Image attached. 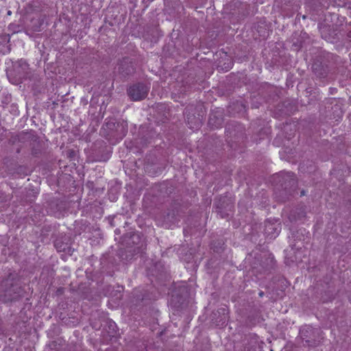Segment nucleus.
Segmentation results:
<instances>
[{
    "mask_svg": "<svg viewBox=\"0 0 351 351\" xmlns=\"http://www.w3.org/2000/svg\"><path fill=\"white\" fill-rule=\"evenodd\" d=\"M285 174H287V176L289 178H292L294 176V173H292V172H287V173H285V172H280V174H278L277 176H282V175H285Z\"/></svg>",
    "mask_w": 351,
    "mask_h": 351,
    "instance_id": "2",
    "label": "nucleus"
},
{
    "mask_svg": "<svg viewBox=\"0 0 351 351\" xmlns=\"http://www.w3.org/2000/svg\"><path fill=\"white\" fill-rule=\"evenodd\" d=\"M149 89L145 84L137 83L128 89V94L132 101H140L147 96Z\"/></svg>",
    "mask_w": 351,
    "mask_h": 351,
    "instance_id": "1",
    "label": "nucleus"
},
{
    "mask_svg": "<svg viewBox=\"0 0 351 351\" xmlns=\"http://www.w3.org/2000/svg\"><path fill=\"white\" fill-rule=\"evenodd\" d=\"M223 315L225 314V312L227 311V310L225 308H223L222 309Z\"/></svg>",
    "mask_w": 351,
    "mask_h": 351,
    "instance_id": "4",
    "label": "nucleus"
},
{
    "mask_svg": "<svg viewBox=\"0 0 351 351\" xmlns=\"http://www.w3.org/2000/svg\"><path fill=\"white\" fill-rule=\"evenodd\" d=\"M210 121H211V119H209V123L210 124H211Z\"/></svg>",
    "mask_w": 351,
    "mask_h": 351,
    "instance_id": "7",
    "label": "nucleus"
},
{
    "mask_svg": "<svg viewBox=\"0 0 351 351\" xmlns=\"http://www.w3.org/2000/svg\"><path fill=\"white\" fill-rule=\"evenodd\" d=\"M305 195L304 191H302L301 192V195Z\"/></svg>",
    "mask_w": 351,
    "mask_h": 351,
    "instance_id": "6",
    "label": "nucleus"
},
{
    "mask_svg": "<svg viewBox=\"0 0 351 351\" xmlns=\"http://www.w3.org/2000/svg\"><path fill=\"white\" fill-rule=\"evenodd\" d=\"M259 295H260V296H263V291H261V292L259 293Z\"/></svg>",
    "mask_w": 351,
    "mask_h": 351,
    "instance_id": "5",
    "label": "nucleus"
},
{
    "mask_svg": "<svg viewBox=\"0 0 351 351\" xmlns=\"http://www.w3.org/2000/svg\"><path fill=\"white\" fill-rule=\"evenodd\" d=\"M121 138H122V137H121L119 141H116L115 142H112L111 143L114 145V144L117 143Z\"/></svg>",
    "mask_w": 351,
    "mask_h": 351,
    "instance_id": "3",
    "label": "nucleus"
}]
</instances>
